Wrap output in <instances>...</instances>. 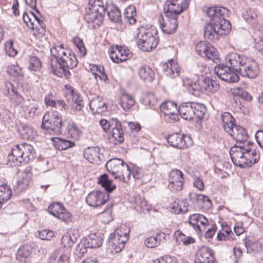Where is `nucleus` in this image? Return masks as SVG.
Listing matches in <instances>:
<instances>
[{"mask_svg":"<svg viewBox=\"0 0 263 263\" xmlns=\"http://www.w3.org/2000/svg\"><path fill=\"white\" fill-rule=\"evenodd\" d=\"M229 10L222 7H210L206 11L207 15L211 20L205 24L204 36L210 41H216L223 35L227 34L231 29L230 22L225 19Z\"/></svg>","mask_w":263,"mask_h":263,"instance_id":"nucleus-1","label":"nucleus"},{"mask_svg":"<svg viewBox=\"0 0 263 263\" xmlns=\"http://www.w3.org/2000/svg\"><path fill=\"white\" fill-rule=\"evenodd\" d=\"M52 56L55 61L51 60L50 69L51 72L59 77L64 76L68 78L70 72L68 69L75 67L78 61L74 53L69 49L64 47L63 45L54 46L50 49Z\"/></svg>","mask_w":263,"mask_h":263,"instance_id":"nucleus-2","label":"nucleus"},{"mask_svg":"<svg viewBox=\"0 0 263 263\" xmlns=\"http://www.w3.org/2000/svg\"><path fill=\"white\" fill-rule=\"evenodd\" d=\"M230 154L233 163L240 167L251 166L260 158L259 150L254 148L252 143L248 141L243 145L232 147Z\"/></svg>","mask_w":263,"mask_h":263,"instance_id":"nucleus-3","label":"nucleus"},{"mask_svg":"<svg viewBox=\"0 0 263 263\" xmlns=\"http://www.w3.org/2000/svg\"><path fill=\"white\" fill-rule=\"evenodd\" d=\"M35 157V152L33 146L24 143L14 145L8 156L10 165H18L22 163H28Z\"/></svg>","mask_w":263,"mask_h":263,"instance_id":"nucleus-4","label":"nucleus"},{"mask_svg":"<svg viewBox=\"0 0 263 263\" xmlns=\"http://www.w3.org/2000/svg\"><path fill=\"white\" fill-rule=\"evenodd\" d=\"M137 44L143 51H151L155 48L159 43L157 32L155 27H142L137 33Z\"/></svg>","mask_w":263,"mask_h":263,"instance_id":"nucleus-5","label":"nucleus"},{"mask_svg":"<svg viewBox=\"0 0 263 263\" xmlns=\"http://www.w3.org/2000/svg\"><path fill=\"white\" fill-rule=\"evenodd\" d=\"M205 111V106L198 103H184L178 107V112L181 117L185 120L194 119L199 120L203 118Z\"/></svg>","mask_w":263,"mask_h":263,"instance_id":"nucleus-6","label":"nucleus"},{"mask_svg":"<svg viewBox=\"0 0 263 263\" xmlns=\"http://www.w3.org/2000/svg\"><path fill=\"white\" fill-rule=\"evenodd\" d=\"M62 117L57 111L51 110L46 112L43 118L42 127L50 135H58L61 133Z\"/></svg>","mask_w":263,"mask_h":263,"instance_id":"nucleus-7","label":"nucleus"},{"mask_svg":"<svg viewBox=\"0 0 263 263\" xmlns=\"http://www.w3.org/2000/svg\"><path fill=\"white\" fill-rule=\"evenodd\" d=\"M105 14V8L102 0H89L87 14L85 16L88 23L100 25Z\"/></svg>","mask_w":263,"mask_h":263,"instance_id":"nucleus-8","label":"nucleus"},{"mask_svg":"<svg viewBox=\"0 0 263 263\" xmlns=\"http://www.w3.org/2000/svg\"><path fill=\"white\" fill-rule=\"evenodd\" d=\"M196 50L200 56L206 58L216 62L219 60V53L217 49L211 44L202 41L196 46Z\"/></svg>","mask_w":263,"mask_h":263,"instance_id":"nucleus-9","label":"nucleus"},{"mask_svg":"<svg viewBox=\"0 0 263 263\" xmlns=\"http://www.w3.org/2000/svg\"><path fill=\"white\" fill-rule=\"evenodd\" d=\"M189 6L188 0H167L165 2L164 12L168 16L177 17Z\"/></svg>","mask_w":263,"mask_h":263,"instance_id":"nucleus-10","label":"nucleus"},{"mask_svg":"<svg viewBox=\"0 0 263 263\" xmlns=\"http://www.w3.org/2000/svg\"><path fill=\"white\" fill-rule=\"evenodd\" d=\"M214 71L219 78L229 82L234 83L239 80V76L229 65L219 64L214 68Z\"/></svg>","mask_w":263,"mask_h":263,"instance_id":"nucleus-11","label":"nucleus"},{"mask_svg":"<svg viewBox=\"0 0 263 263\" xmlns=\"http://www.w3.org/2000/svg\"><path fill=\"white\" fill-rule=\"evenodd\" d=\"M49 213L66 223L72 221V216L61 203H53L48 206Z\"/></svg>","mask_w":263,"mask_h":263,"instance_id":"nucleus-12","label":"nucleus"},{"mask_svg":"<svg viewBox=\"0 0 263 263\" xmlns=\"http://www.w3.org/2000/svg\"><path fill=\"white\" fill-rule=\"evenodd\" d=\"M158 22L162 31L166 34L175 32L178 26L177 17L168 16L164 13L158 16Z\"/></svg>","mask_w":263,"mask_h":263,"instance_id":"nucleus-13","label":"nucleus"},{"mask_svg":"<svg viewBox=\"0 0 263 263\" xmlns=\"http://www.w3.org/2000/svg\"><path fill=\"white\" fill-rule=\"evenodd\" d=\"M108 199V193L93 191L88 194L86 198V202L90 206L96 208L104 204Z\"/></svg>","mask_w":263,"mask_h":263,"instance_id":"nucleus-14","label":"nucleus"},{"mask_svg":"<svg viewBox=\"0 0 263 263\" xmlns=\"http://www.w3.org/2000/svg\"><path fill=\"white\" fill-rule=\"evenodd\" d=\"M167 141L171 146L183 149L192 145V140L190 137L183 136L178 133H174L168 136Z\"/></svg>","mask_w":263,"mask_h":263,"instance_id":"nucleus-15","label":"nucleus"},{"mask_svg":"<svg viewBox=\"0 0 263 263\" xmlns=\"http://www.w3.org/2000/svg\"><path fill=\"white\" fill-rule=\"evenodd\" d=\"M65 97L68 101L74 103L73 107L75 111H80L84 107V102L80 94L70 85H65Z\"/></svg>","mask_w":263,"mask_h":263,"instance_id":"nucleus-16","label":"nucleus"},{"mask_svg":"<svg viewBox=\"0 0 263 263\" xmlns=\"http://www.w3.org/2000/svg\"><path fill=\"white\" fill-rule=\"evenodd\" d=\"M239 72L243 77L254 79L259 74V68L255 61L247 58L245 64L239 67Z\"/></svg>","mask_w":263,"mask_h":263,"instance_id":"nucleus-17","label":"nucleus"},{"mask_svg":"<svg viewBox=\"0 0 263 263\" xmlns=\"http://www.w3.org/2000/svg\"><path fill=\"white\" fill-rule=\"evenodd\" d=\"M169 188L173 191H181L184 182L183 174L180 170L174 169L169 174Z\"/></svg>","mask_w":263,"mask_h":263,"instance_id":"nucleus-18","label":"nucleus"},{"mask_svg":"<svg viewBox=\"0 0 263 263\" xmlns=\"http://www.w3.org/2000/svg\"><path fill=\"white\" fill-rule=\"evenodd\" d=\"M32 176L31 167L27 166L19 176L14 185V190L17 192H21L26 190L29 186Z\"/></svg>","mask_w":263,"mask_h":263,"instance_id":"nucleus-19","label":"nucleus"},{"mask_svg":"<svg viewBox=\"0 0 263 263\" xmlns=\"http://www.w3.org/2000/svg\"><path fill=\"white\" fill-rule=\"evenodd\" d=\"M161 112L164 114L166 119L170 122H174L178 120V108L177 104L172 101L163 103L160 106Z\"/></svg>","mask_w":263,"mask_h":263,"instance_id":"nucleus-20","label":"nucleus"},{"mask_svg":"<svg viewBox=\"0 0 263 263\" xmlns=\"http://www.w3.org/2000/svg\"><path fill=\"white\" fill-rule=\"evenodd\" d=\"M19 105L26 115L29 118H33L37 114L39 105L37 102L31 97L25 100H20L16 104Z\"/></svg>","mask_w":263,"mask_h":263,"instance_id":"nucleus-21","label":"nucleus"},{"mask_svg":"<svg viewBox=\"0 0 263 263\" xmlns=\"http://www.w3.org/2000/svg\"><path fill=\"white\" fill-rule=\"evenodd\" d=\"M227 63H229V66L234 70L239 71V67L247 61V58L243 55H240L236 52L229 53L226 57Z\"/></svg>","mask_w":263,"mask_h":263,"instance_id":"nucleus-22","label":"nucleus"},{"mask_svg":"<svg viewBox=\"0 0 263 263\" xmlns=\"http://www.w3.org/2000/svg\"><path fill=\"white\" fill-rule=\"evenodd\" d=\"M70 252L68 249L60 248L55 250L48 259V263H69Z\"/></svg>","mask_w":263,"mask_h":263,"instance_id":"nucleus-23","label":"nucleus"},{"mask_svg":"<svg viewBox=\"0 0 263 263\" xmlns=\"http://www.w3.org/2000/svg\"><path fill=\"white\" fill-rule=\"evenodd\" d=\"M216 262L212 250L209 247H202L199 250L195 263Z\"/></svg>","mask_w":263,"mask_h":263,"instance_id":"nucleus-24","label":"nucleus"},{"mask_svg":"<svg viewBox=\"0 0 263 263\" xmlns=\"http://www.w3.org/2000/svg\"><path fill=\"white\" fill-rule=\"evenodd\" d=\"M84 157L92 163L99 164L101 161L103 156L98 147H89L84 150Z\"/></svg>","mask_w":263,"mask_h":263,"instance_id":"nucleus-25","label":"nucleus"},{"mask_svg":"<svg viewBox=\"0 0 263 263\" xmlns=\"http://www.w3.org/2000/svg\"><path fill=\"white\" fill-rule=\"evenodd\" d=\"M189 222L196 231L200 232L208 224V220L204 216L201 214H194L190 216Z\"/></svg>","mask_w":263,"mask_h":263,"instance_id":"nucleus-26","label":"nucleus"},{"mask_svg":"<svg viewBox=\"0 0 263 263\" xmlns=\"http://www.w3.org/2000/svg\"><path fill=\"white\" fill-rule=\"evenodd\" d=\"M111 122L112 124H115V127L112 128L111 137L114 139L115 144L123 143L124 134L121 123L116 118L112 119Z\"/></svg>","mask_w":263,"mask_h":263,"instance_id":"nucleus-27","label":"nucleus"},{"mask_svg":"<svg viewBox=\"0 0 263 263\" xmlns=\"http://www.w3.org/2000/svg\"><path fill=\"white\" fill-rule=\"evenodd\" d=\"M32 22L28 24V27L31 29L35 35H43L45 30V25L42 20L33 12H30Z\"/></svg>","mask_w":263,"mask_h":263,"instance_id":"nucleus-28","label":"nucleus"},{"mask_svg":"<svg viewBox=\"0 0 263 263\" xmlns=\"http://www.w3.org/2000/svg\"><path fill=\"white\" fill-rule=\"evenodd\" d=\"M32 22L28 24V27L31 29L35 35H43L45 30V25L42 20L33 12H30Z\"/></svg>","mask_w":263,"mask_h":263,"instance_id":"nucleus-29","label":"nucleus"},{"mask_svg":"<svg viewBox=\"0 0 263 263\" xmlns=\"http://www.w3.org/2000/svg\"><path fill=\"white\" fill-rule=\"evenodd\" d=\"M32 22L28 24V27L31 29L35 35H43L45 30V25L42 20L33 12H30Z\"/></svg>","mask_w":263,"mask_h":263,"instance_id":"nucleus-30","label":"nucleus"},{"mask_svg":"<svg viewBox=\"0 0 263 263\" xmlns=\"http://www.w3.org/2000/svg\"><path fill=\"white\" fill-rule=\"evenodd\" d=\"M126 163L121 159L114 158L110 159L106 164L108 171L114 178L118 176Z\"/></svg>","mask_w":263,"mask_h":263,"instance_id":"nucleus-31","label":"nucleus"},{"mask_svg":"<svg viewBox=\"0 0 263 263\" xmlns=\"http://www.w3.org/2000/svg\"><path fill=\"white\" fill-rule=\"evenodd\" d=\"M237 142L245 143L248 137L245 128L239 125H235L230 132H228Z\"/></svg>","mask_w":263,"mask_h":263,"instance_id":"nucleus-32","label":"nucleus"},{"mask_svg":"<svg viewBox=\"0 0 263 263\" xmlns=\"http://www.w3.org/2000/svg\"><path fill=\"white\" fill-rule=\"evenodd\" d=\"M90 109L95 113L102 114L107 109V106L103 98L97 96L91 100L89 103Z\"/></svg>","mask_w":263,"mask_h":263,"instance_id":"nucleus-33","label":"nucleus"},{"mask_svg":"<svg viewBox=\"0 0 263 263\" xmlns=\"http://www.w3.org/2000/svg\"><path fill=\"white\" fill-rule=\"evenodd\" d=\"M103 238L96 233H90L82 239V245H86L89 248H97L102 246Z\"/></svg>","mask_w":263,"mask_h":263,"instance_id":"nucleus-34","label":"nucleus"},{"mask_svg":"<svg viewBox=\"0 0 263 263\" xmlns=\"http://www.w3.org/2000/svg\"><path fill=\"white\" fill-rule=\"evenodd\" d=\"M78 233L77 230L72 229H70L67 231L61 238V243L64 247L63 248L68 249L70 251L69 249L74 245Z\"/></svg>","mask_w":263,"mask_h":263,"instance_id":"nucleus-35","label":"nucleus"},{"mask_svg":"<svg viewBox=\"0 0 263 263\" xmlns=\"http://www.w3.org/2000/svg\"><path fill=\"white\" fill-rule=\"evenodd\" d=\"M183 85L191 94L198 95L200 92H202L201 83L200 84L197 81L185 78L183 80Z\"/></svg>","mask_w":263,"mask_h":263,"instance_id":"nucleus-36","label":"nucleus"},{"mask_svg":"<svg viewBox=\"0 0 263 263\" xmlns=\"http://www.w3.org/2000/svg\"><path fill=\"white\" fill-rule=\"evenodd\" d=\"M171 209L176 214L185 213L189 210V203L185 199L176 200L171 203Z\"/></svg>","mask_w":263,"mask_h":263,"instance_id":"nucleus-37","label":"nucleus"},{"mask_svg":"<svg viewBox=\"0 0 263 263\" xmlns=\"http://www.w3.org/2000/svg\"><path fill=\"white\" fill-rule=\"evenodd\" d=\"M126 242L125 237L121 239L109 236L108 245L112 252L118 253L124 248Z\"/></svg>","mask_w":263,"mask_h":263,"instance_id":"nucleus-38","label":"nucleus"},{"mask_svg":"<svg viewBox=\"0 0 263 263\" xmlns=\"http://www.w3.org/2000/svg\"><path fill=\"white\" fill-rule=\"evenodd\" d=\"M202 92L204 91L206 92L214 93L219 88V84L209 78H205L201 82Z\"/></svg>","mask_w":263,"mask_h":263,"instance_id":"nucleus-39","label":"nucleus"},{"mask_svg":"<svg viewBox=\"0 0 263 263\" xmlns=\"http://www.w3.org/2000/svg\"><path fill=\"white\" fill-rule=\"evenodd\" d=\"M166 75L172 78L179 76L180 73V67L178 64L174 60H170L166 64V67L164 68Z\"/></svg>","mask_w":263,"mask_h":263,"instance_id":"nucleus-40","label":"nucleus"},{"mask_svg":"<svg viewBox=\"0 0 263 263\" xmlns=\"http://www.w3.org/2000/svg\"><path fill=\"white\" fill-rule=\"evenodd\" d=\"M5 88L6 92L5 95L9 97L11 100H14L16 103L20 100H23V97L14 88L13 85L10 82L7 81L5 83Z\"/></svg>","mask_w":263,"mask_h":263,"instance_id":"nucleus-41","label":"nucleus"},{"mask_svg":"<svg viewBox=\"0 0 263 263\" xmlns=\"http://www.w3.org/2000/svg\"><path fill=\"white\" fill-rule=\"evenodd\" d=\"M12 195V191L9 186L0 181V209L3 203L8 200Z\"/></svg>","mask_w":263,"mask_h":263,"instance_id":"nucleus-42","label":"nucleus"},{"mask_svg":"<svg viewBox=\"0 0 263 263\" xmlns=\"http://www.w3.org/2000/svg\"><path fill=\"white\" fill-rule=\"evenodd\" d=\"M257 12L254 8H249L243 13L242 16L249 24L255 26L257 23Z\"/></svg>","mask_w":263,"mask_h":263,"instance_id":"nucleus-43","label":"nucleus"},{"mask_svg":"<svg viewBox=\"0 0 263 263\" xmlns=\"http://www.w3.org/2000/svg\"><path fill=\"white\" fill-rule=\"evenodd\" d=\"M139 75L140 78L147 82H151L155 78V73L149 66H143L139 70Z\"/></svg>","mask_w":263,"mask_h":263,"instance_id":"nucleus-44","label":"nucleus"},{"mask_svg":"<svg viewBox=\"0 0 263 263\" xmlns=\"http://www.w3.org/2000/svg\"><path fill=\"white\" fill-rule=\"evenodd\" d=\"M90 69L92 73L95 76L96 79L98 78L100 80L106 83L108 78L104 72V67L101 65H90Z\"/></svg>","mask_w":263,"mask_h":263,"instance_id":"nucleus-45","label":"nucleus"},{"mask_svg":"<svg viewBox=\"0 0 263 263\" xmlns=\"http://www.w3.org/2000/svg\"><path fill=\"white\" fill-rule=\"evenodd\" d=\"M136 8L133 5H129L126 8L124 12L125 21L130 25H133L136 22Z\"/></svg>","mask_w":263,"mask_h":263,"instance_id":"nucleus-46","label":"nucleus"},{"mask_svg":"<svg viewBox=\"0 0 263 263\" xmlns=\"http://www.w3.org/2000/svg\"><path fill=\"white\" fill-rule=\"evenodd\" d=\"M129 232L130 229L128 226L125 224H122L116 229L114 234H111L110 236L121 239L125 237L126 241H127L129 238Z\"/></svg>","mask_w":263,"mask_h":263,"instance_id":"nucleus-47","label":"nucleus"},{"mask_svg":"<svg viewBox=\"0 0 263 263\" xmlns=\"http://www.w3.org/2000/svg\"><path fill=\"white\" fill-rule=\"evenodd\" d=\"M221 117L224 130L227 133L230 132L231 129L235 125V119L230 113L227 112L223 113Z\"/></svg>","mask_w":263,"mask_h":263,"instance_id":"nucleus-48","label":"nucleus"},{"mask_svg":"<svg viewBox=\"0 0 263 263\" xmlns=\"http://www.w3.org/2000/svg\"><path fill=\"white\" fill-rule=\"evenodd\" d=\"M174 236L178 243H182L184 246L189 245L195 242V239L193 237L186 236L180 230L176 231Z\"/></svg>","mask_w":263,"mask_h":263,"instance_id":"nucleus-49","label":"nucleus"},{"mask_svg":"<svg viewBox=\"0 0 263 263\" xmlns=\"http://www.w3.org/2000/svg\"><path fill=\"white\" fill-rule=\"evenodd\" d=\"M98 183L108 192H112L116 187V185L112 183L111 181L108 179V176L106 174L101 175L98 178Z\"/></svg>","mask_w":263,"mask_h":263,"instance_id":"nucleus-50","label":"nucleus"},{"mask_svg":"<svg viewBox=\"0 0 263 263\" xmlns=\"http://www.w3.org/2000/svg\"><path fill=\"white\" fill-rule=\"evenodd\" d=\"M135 104V99L128 94H123L120 98V104L125 111L129 110Z\"/></svg>","mask_w":263,"mask_h":263,"instance_id":"nucleus-51","label":"nucleus"},{"mask_svg":"<svg viewBox=\"0 0 263 263\" xmlns=\"http://www.w3.org/2000/svg\"><path fill=\"white\" fill-rule=\"evenodd\" d=\"M32 252V248L28 245L22 246L18 250L16 254V259L23 261L25 259L29 257Z\"/></svg>","mask_w":263,"mask_h":263,"instance_id":"nucleus-52","label":"nucleus"},{"mask_svg":"<svg viewBox=\"0 0 263 263\" xmlns=\"http://www.w3.org/2000/svg\"><path fill=\"white\" fill-rule=\"evenodd\" d=\"M6 71L8 74L13 77H23L24 75L23 69L17 63L8 65Z\"/></svg>","mask_w":263,"mask_h":263,"instance_id":"nucleus-53","label":"nucleus"},{"mask_svg":"<svg viewBox=\"0 0 263 263\" xmlns=\"http://www.w3.org/2000/svg\"><path fill=\"white\" fill-rule=\"evenodd\" d=\"M82 132L73 122H70L67 126V135L74 140H78Z\"/></svg>","mask_w":263,"mask_h":263,"instance_id":"nucleus-54","label":"nucleus"},{"mask_svg":"<svg viewBox=\"0 0 263 263\" xmlns=\"http://www.w3.org/2000/svg\"><path fill=\"white\" fill-rule=\"evenodd\" d=\"M55 142V147L59 150L66 149L74 145V143L59 138H52Z\"/></svg>","mask_w":263,"mask_h":263,"instance_id":"nucleus-55","label":"nucleus"},{"mask_svg":"<svg viewBox=\"0 0 263 263\" xmlns=\"http://www.w3.org/2000/svg\"><path fill=\"white\" fill-rule=\"evenodd\" d=\"M131 170L129 166L126 163L119 175L115 177L116 179H119L124 182H127L130 177Z\"/></svg>","mask_w":263,"mask_h":263,"instance_id":"nucleus-56","label":"nucleus"},{"mask_svg":"<svg viewBox=\"0 0 263 263\" xmlns=\"http://www.w3.org/2000/svg\"><path fill=\"white\" fill-rule=\"evenodd\" d=\"M245 246L248 252H258L260 251L262 247V243L259 241H254L248 239L245 242Z\"/></svg>","mask_w":263,"mask_h":263,"instance_id":"nucleus-57","label":"nucleus"},{"mask_svg":"<svg viewBox=\"0 0 263 263\" xmlns=\"http://www.w3.org/2000/svg\"><path fill=\"white\" fill-rule=\"evenodd\" d=\"M233 234L228 227L223 229L217 234V238L219 241L231 240L233 239Z\"/></svg>","mask_w":263,"mask_h":263,"instance_id":"nucleus-58","label":"nucleus"},{"mask_svg":"<svg viewBox=\"0 0 263 263\" xmlns=\"http://www.w3.org/2000/svg\"><path fill=\"white\" fill-rule=\"evenodd\" d=\"M157 102V98L153 93H146L141 99V102L145 105H155Z\"/></svg>","mask_w":263,"mask_h":263,"instance_id":"nucleus-59","label":"nucleus"},{"mask_svg":"<svg viewBox=\"0 0 263 263\" xmlns=\"http://www.w3.org/2000/svg\"><path fill=\"white\" fill-rule=\"evenodd\" d=\"M22 134L27 139H33L37 135L36 130L28 125L23 126Z\"/></svg>","mask_w":263,"mask_h":263,"instance_id":"nucleus-60","label":"nucleus"},{"mask_svg":"<svg viewBox=\"0 0 263 263\" xmlns=\"http://www.w3.org/2000/svg\"><path fill=\"white\" fill-rule=\"evenodd\" d=\"M28 68L32 71H39L42 68V63L41 60L35 56H31L30 57L29 60Z\"/></svg>","mask_w":263,"mask_h":263,"instance_id":"nucleus-61","label":"nucleus"},{"mask_svg":"<svg viewBox=\"0 0 263 263\" xmlns=\"http://www.w3.org/2000/svg\"><path fill=\"white\" fill-rule=\"evenodd\" d=\"M232 93L234 96L241 97L248 101H250L252 99L250 93L239 87L234 88L232 90Z\"/></svg>","mask_w":263,"mask_h":263,"instance_id":"nucleus-62","label":"nucleus"},{"mask_svg":"<svg viewBox=\"0 0 263 263\" xmlns=\"http://www.w3.org/2000/svg\"><path fill=\"white\" fill-rule=\"evenodd\" d=\"M108 15L109 18L115 22H117L120 20L121 12L119 8L116 7H113L108 12Z\"/></svg>","mask_w":263,"mask_h":263,"instance_id":"nucleus-63","label":"nucleus"},{"mask_svg":"<svg viewBox=\"0 0 263 263\" xmlns=\"http://www.w3.org/2000/svg\"><path fill=\"white\" fill-rule=\"evenodd\" d=\"M73 42L79 50L81 56L84 57L85 55L86 54V49L82 40L79 37H74L73 39Z\"/></svg>","mask_w":263,"mask_h":263,"instance_id":"nucleus-64","label":"nucleus"}]
</instances>
